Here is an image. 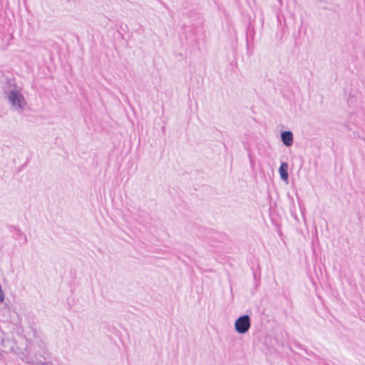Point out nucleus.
I'll use <instances>...</instances> for the list:
<instances>
[{
    "label": "nucleus",
    "instance_id": "20e7f679",
    "mask_svg": "<svg viewBox=\"0 0 365 365\" xmlns=\"http://www.w3.org/2000/svg\"><path fill=\"white\" fill-rule=\"evenodd\" d=\"M288 164L287 163H282L279 169V173L280 174V177L283 181L288 182Z\"/></svg>",
    "mask_w": 365,
    "mask_h": 365
},
{
    "label": "nucleus",
    "instance_id": "f257e3e1",
    "mask_svg": "<svg viewBox=\"0 0 365 365\" xmlns=\"http://www.w3.org/2000/svg\"><path fill=\"white\" fill-rule=\"evenodd\" d=\"M6 95L9 103L11 104L12 108L18 112L23 111L27 103L26 98L22 93L21 87L16 85H11L6 91Z\"/></svg>",
    "mask_w": 365,
    "mask_h": 365
},
{
    "label": "nucleus",
    "instance_id": "f03ea898",
    "mask_svg": "<svg viewBox=\"0 0 365 365\" xmlns=\"http://www.w3.org/2000/svg\"><path fill=\"white\" fill-rule=\"evenodd\" d=\"M250 326V317L247 314L240 317L235 322V329L240 334L247 333L249 331Z\"/></svg>",
    "mask_w": 365,
    "mask_h": 365
},
{
    "label": "nucleus",
    "instance_id": "7ed1b4c3",
    "mask_svg": "<svg viewBox=\"0 0 365 365\" xmlns=\"http://www.w3.org/2000/svg\"><path fill=\"white\" fill-rule=\"evenodd\" d=\"M281 138L284 145L291 146L293 143V134L291 131H284L281 133Z\"/></svg>",
    "mask_w": 365,
    "mask_h": 365
},
{
    "label": "nucleus",
    "instance_id": "39448f33",
    "mask_svg": "<svg viewBox=\"0 0 365 365\" xmlns=\"http://www.w3.org/2000/svg\"><path fill=\"white\" fill-rule=\"evenodd\" d=\"M44 365H49V364H44Z\"/></svg>",
    "mask_w": 365,
    "mask_h": 365
}]
</instances>
